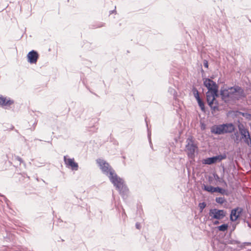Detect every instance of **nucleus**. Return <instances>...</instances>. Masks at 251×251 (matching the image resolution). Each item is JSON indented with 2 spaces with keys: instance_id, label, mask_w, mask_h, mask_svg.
<instances>
[{
  "instance_id": "obj_26",
  "label": "nucleus",
  "mask_w": 251,
  "mask_h": 251,
  "mask_svg": "<svg viewBox=\"0 0 251 251\" xmlns=\"http://www.w3.org/2000/svg\"><path fill=\"white\" fill-rule=\"evenodd\" d=\"M198 105L202 111L205 112L204 103L203 101H201V102H199L198 103Z\"/></svg>"
},
{
  "instance_id": "obj_14",
  "label": "nucleus",
  "mask_w": 251,
  "mask_h": 251,
  "mask_svg": "<svg viewBox=\"0 0 251 251\" xmlns=\"http://www.w3.org/2000/svg\"><path fill=\"white\" fill-rule=\"evenodd\" d=\"M207 102L212 110L214 111L218 110V103L216 100H211Z\"/></svg>"
},
{
  "instance_id": "obj_30",
  "label": "nucleus",
  "mask_w": 251,
  "mask_h": 251,
  "mask_svg": "<svg viewBox=\"0 0 251 251\" xmlns=\"http://www.w3.org/2000/svg\"><path fill=\"white\" fill-rule=\"evenodd\" d=\"M231 244L236 245L240 244V242L235 240H231L230 242Z\"/></svg>"
},
{
  "instance_id": "obj_25",
  "label": "nucleus",
  "mask_w": 251,
  "mask_h": 251,
  "mask_svg": "<svg viewBox=\"0 0 251 251\" xmlns=\"http://www.w3.org/2000/svg\"><path fill=\"white\" fill-rule=\"evenodd\" d=\"M206 204L205 202H201L199 204V207L200 209V211L202 212L203 209L206 207Z\"/></svg>"
},
{
  "instance_id": "obj_36",
  "label": "nucleus",
  "mask_w": 251,
  "mask_h": 251,
  "mask_svg": "<svg viewBox=\"0 0 251 251\" xmlns=\"http://www.w3.org/2000/svg\"><path fill=\"white\" fill-rule=\"evenodd\" d=\"M150 134L151 133L148 132V138H149V140H150V145H151V137H150Z\"/></svg>"
},
{
  "instance_id": "obj_34",
  "label": "nucleus",
  "mask_w": 251,
  "mask_h": 251,
  "mask_svg": "<svg viewBox=\"0 0 251 251\" xmlns=\"http://www.w3.org/2000/svg\"><path fill=\"white\" fill-rule=\"evenodd\" d=\"M197 102H198V103H199V102H201V101H202V100L201 99V98H200V97H198V98H196Z\"/></svg>"
},
{
  "instance_id": "obj_28",
  "label": "nucleus",
  "mask_w": 251,
  "mask_h": 251,
  "mask_svg": "<svg viewBox=\"0 0 251 251\" xmlns=\"http://www.w3.org/2000/svg\"><path fill=\"white\" fill-rule=\"evenodd\" d=\"M15 160L18 161L19 162V163H20V164H21V163H24V162L23 160L22 159V158H21L20 157L18 156H15Z\"/></svg>"
},
{
  "instance_id": "obj_11",
  "label": "nucleus",
  "mask_w": 251,
  "mask_h": 251,
  "mask_svg": "<svg viewBox=\"0 0 251 251\" xmlns=\"http://www.w3.org/2000/svg\"><path fill=\"white\" fill-rule=\"evenodd\" d=\"M27 57L29 63L31 64L36 63L38 59L39 55L36 51L32 50L28 53Z\"/></svg>"
},
{
  "instance_id": "obj_19",
  "label": "nucleus",
  "mask_w": 251,
  "mask_h": 251,
  "mask_svg": "<svg viewBox=\"0 0 251 251\" xmlns=\"http://www.w3.org/2000/svg\"><path fill=\"white\" fill-rule=\"evenodd\" d=\"M215 201L218 203L222 204L226 201V200L224 197H217L215 199Z\"/></svg>"
},
{
  "instance_id": "obj_6",
  "label": "nucleus",
  "mask_w": 251,
  "mask_h": 251,
  "mask_svg": "<svg viewBox=\"0 0 251 251\" xmlns=\"http://www.w3.org/2000/svg\"><path fill=\"white\" fill-rule=\"evenodd\" d=\"M209 216L213 219L221 220L223 219L226 215V211L224 210L218 209H211L209 210Z\"/></svg>"
},
{
  "instance_id": "obj_21",
  "label": "nucleus",
  "mask_w": 251,
  "mask_h": 251,
  "mask_svg": "<svg viewBox=\"0 0 251 251\" xmlns=\"http://www.w3.org/2000/svg\"><path fill=\"white\" fill-rule=\"evenodd\" d=\"M192 92L195 99L200 97L199 92L196 87H193Z\"/></svg>"
},
{
  "instance_id": "obj_23",
  "label": "nucleus",
  "mask_w": 251,
  "mask_h": 251,
  "mask_svg": "<svg viewBox=\"0 0 251 251\" xmlns=\"http://www.w3.org/2000/svg\"><path fill=\"white\" fill-rule=\"evenodd\" d=\"M168 92L170 93L171 95L174 96V98H176L177 95V93L175 89L173 88L170 87L168 89Z\"/></svg>"
},
{
  "instance_id": "obj_1",
  "label": "nucleus",
  "mask_w": 251,
  "mask_h": 251,
  "mask_svg": "<svg viewBox=\"0 0 251 251\" xmlns=\"http://www.w3.org/2000/svg\"><path fill=\"white\" fill-rule=\"evenodd\" d=\"M96 161L103 174L108 177L110 181L119 191L120 194L124 198L126 197L128 189L124 183V180L117 176L114 169L107 162L100 158L98 159Z\"/></svg>"
},
{
  "instance_id": "obj_18",
  "label": "nucleus",
  "mask_w": 251,
  "mask_h": 251,
  "mask_svg": "<svg viewBox=\"0 0 251 251\" xmlns=\"http://www.w3.org/2000/svg\"><path fill=\"white\" fill-rule=\"evenodd\" d=\"M228 225L227 224H224L217 227L218 229L220 231H226L228 229Z\"/></svg>"
},
{
  "instance_id": "obj_32",
  "label": "nucleus",
  "mask_w": 251,
  "mask_h": 251,
  "mask_svg": "<svg viewBox=\"0 0 251 251\" xmlns=\"http://www.w3.org/2000/svg\"><path fill=\"white\" fill-rule=\"evenodd\" d=\"M136 227L138 229H140L141 228V225L139 223H136L135 225Z\"/></svg>"
},
{
  "instance_id": "obj_20",
  "label": "nucleus",
  "mask_w": 251,
  "mask_h": 251,
  "mask_svg": "<svg viewBox=\"0 0 251 251\" xmlns=\"http://www.w3.org/2000/svg\"><path fill=\"white\" fill-rule=\"evenodd\" d=\"M210 93H211V95H212V97L213 98H214V100H216V98L219 97L218 89L213 88V91Z\"/></svg>"
},
{
  "instance_id": "obj_8",
  "label": "nucleus",
  "mask_w": 251,
  "mask_h": 251,
  "mask_svg": "<svg viewBox=\"0 0 251 251\" xmlns=\"http://www.w3.org/2000/svg\"><path fill=\"white\" fill-rule=\"evenodd\" d=\"M243 211V208L239 207L232 209L230 214V220L232 222L236 221L240 216Z\"/></svg>"
},
{
  "instance_id": "obj_29",
  "label": "nucleus",
  "mask_w": 251,
  "mask_h": 251,
  "mask_svg": "<svg viewBox=\"0 0 251 251\" xmlns=\"http://www.w3.org/2000/svg\"><path fill=\"white\" fill-rule=\"evenodd\" d=\"M122 217L124 220H125L126 217V215L125 211L123 208H122Z\"/></svg>"
},
{
  "instance_id": "obj_27",
  "label": "nucleus",
  "mask_w": 251,
  "mask_h": 251,
  "mask_svg": "<svg viewBox=\"0 0 251 251\" xmlns=\"http://www.w3.org/2000/svg\"><path fill=\"white\" fill-rule=\"evenodd\" d=\"M103 25H104V24L100 23H98L96 25H91V27L92 28H96L102 27Z\"/></svg>"
},
{
  "instance_id": "obj_39",
  "label": "nucleus",
  "mask_w": 251,
  "mask_h": 251,
  "mask_svg": "<svg viewBox=\"0 0 251 251\" xmlns=\"http://www.w3.org/2000/svg\"><path fill=\"white\" fill-rule=\"evenodd\" d=\"M114 12H115V10H111L109 12H110V14H111L112 13H114Z\"/></svg>"
},
{
  "instance_id": "obj_31",
  "label": "nucleus",
  "mask_w": 251,
  "mask_h": 251,
  "mask_svg": "<svg viewBox=\"0 0 251 251\" xmlns=\"http://www.w3.org/2000/svg\"><path fill=\"white\" fill-rule=\"evenodd\" d=\"M203 66L205 68H208V62L206 60H203Z\"/></svg>"
},
{
  "instance_id": "obj_2",
  "label": "nucleus",
  "mask_w": 251,
  "mask_h": 251,
  "mask_svg": "<svg viewBox=\"0 0 251 251\" xmlns=\"http://www.w3.org/2000/svg\"><path fill=\"white\" fill-rule=\"evenodd\" d=\"M220 95L222 100L225 101L229 100L238 101L246 97L244 89L236 85L232 87H222L220 90Z\"/></svg>"
},
{
  "instance_id": "obj_5",
  "label": "nucleus",
  "mask_w": 251,
  "mask_h": 251,
  "mask_svg": "<svg viewBox=\"0 0 251 251\" xmlns=\"http://www.w3.org/2000/svg\"><path fill=\"white\" fill-rule=\"evenodd\" d=\"M227 155L226 153L216 156L208 157L203 160L202 163L203 164L211 165L216 162H219L222 160L226 159Z\"/></svg>"
},
{
  "instance_id": "obj_17",
  "label": "nucleus",
  "mask_w": 251,
  "mask_h": 251,
  "mask_svg": "<svg viewBox=\"0 0 251 251\" xmlns=\"http://www.w3.org/2000/svg\"><path fill=\"white\" fill-rule=\"evenodd\" d=\"M236 116H237L238 115H242V116L244 117L246 119L248 120L251 119V114L248 113H244L242 112H240L239 111H236Z\"/></svg>"
},
{
  "instance_id": "obj_7",
  "label": "nucleus",
  "mask_w": 251,
  "mask_h": 251,
  "mask_svg": "<svg viewBox=\"0 0 251 251\" xmlns=\"http://www.w3.org/2000/svg\"><path fill=\"white\" fill-rule=\"evenodd\" d=\"M14 103V101L9 98H7L0 95V106L5 109H8Z\"/></svg>"
},
{
  "instance_id": "obj_35",
  "label": "nucleus",
  "mask_w": 251,
  "mask_h": 251,
  "mask_svg": "<svg viewBox=\"0 0 251 251\" xmlns=\"http://www.w3.org/2000/svg\"><path fill=\"white\" fill-rule=\"evenodd\" d=\"M220 222L218 220H216V221H215L214 222H213V224L214 225H217L218 224H219Z\"/></svg>"
},
{
  "instance_id": "obj_4",
  "label": "nucleus",
  "mask_w": 251,
  "mask_h": 251,
  "mask_svg": "<svg viewBox=\"0 0 251 251\" xmlns=\"http://www.w3.org/2000/svg\"><path fill=\"white\" fill-rule=\"evenodd\" d=\"M237 125L239 133L240 135V141L242 140L249 147H251V136L249 132V129L245 126V125L238 121Z\"/></svg>"
},
{
  "instance_id": "obj_40",
  "label": "nucleus",
  "mask_w": 251,
  "mask_h": 251,
  "mask_svg": "<svg viewBox=\"0 0 251 251\" xmlns=\"http://www.w3.org/2000/svg\"><path fill=\"white\" fill-rule=\"evenodd\" d=\"M249 21H250V22H251V20H250Z\"/></svg>"
},
{
  "instance_id": "obj_38",
  "label": "nucleus",
  "mask_w": 251,
  "mask_h": 251,
  "mask_svg": "<svg viewBox=\"0 0 251 251\" xmlns=\"http://www.w3.org/2000/svg\"><path fill=\"white\" fill-rule=\"evenodd\" d=\"M244 244L247 245H250L251 244V243H250V242H245V243H244Z\"/></svg>"
},
{
  "instance_id": "obj_16",
  "label": "nucleus",
  "mask_w": 251,
  "mask_h": 251,
  "mask_svg": "<svg viewBox=\"0 0 251 251\" xmlns=\"http://www.w3.org/2000/svg\"><path fill=\"white\" fill-rule=\"evenodd\" d=\"M202 189L207 192L213 193H215V187L211 185H207L203 184Z\"/></svg>"
},
{
  "instance_id": "obj_22",
  "label": "nucleus",
  "mask_w": 251,
  "mask_h": 251,
  "mask_svg": "<svg viewBox=\"0 0 251 251\" xmlns=\"http://www.w3.org/2000/svg\"><path fill=\"white\" fill-rule=\"evenodd\" d=\"M206 101H209L211 100H214V98H213L212 95L209 92H207L206 93Z\"/></svg>"
},
{
  "instance_id": "obj_9",
  "label": "nucleus",
  "mask_w": 251,
  "mask_h": 251,
  "mask_svg": "<svg viewBox=\"0 0 251 251\" xmlns=\"http://www.w3.org/2000/svg\"><path fill=\"white\" fill-rule=\"evenodd\" d=\"M203 85L205 86L207 89V92H212L213 88L218 89V86L215 82L210 78H205L203 81Z\"/></svg>"
},
{
  "instance_id": "obj_10",
  "label": "nucleus",
  "mask_w": 251,
  "mask_h": 251,
  "mask_svg": "<svg viewBox=\"0 0 251 251\" xmlns=\"http://www.w3.org/2000/svg\"><path fill=\"white\" fill-rule=\"evenodd\" d=\"M64 161L67 166L69 167L73 171H77L78 168V164L74 158H67V156H64Z\"/></svg>"
},
{
  "instance_id": "obj_24",
  "label": "nucleus",
  "mask_w": 251,
  "mask_h": 251,
  "mask_svg": "<svg viewBox=\"0 0 251 251\" xmlns=\"http://www.w3.org/2000/svg\"><path fill=\"white\" fill-rule=\"evenodd\" d=\"M239 131H236V132H234V135L235 136V139L234 141L238 143L240 141V137H239Z\"/></svg>"
},
{
  "instance_id": "obj_3",
  "label": "nucleus",
  "mask_w": 251,
  "mask_h": 251,
  "mask_svg": "<svg viewBox=\"0 0 251 251\" xmlns=\"http://www.w3.org/2000/svg\"><path fill=\"white\" fill-rule=\"evenodd\" d=\"M198 146L195 138L192 136H189L186 139L185 151L189 158H194L195 153L197 151Z\"/></svg>"
},
{
  "instance_id": "obj_15",
  "label": "nucleus",
  "mask_w": 251,
  "mask_h": 251,
  "mask_svg": "<svg viewBox=\"0 0 251 251\" xmlns=\"http://www.w3.org/2000/svg\"><path fill=\"white\" fill-rule=\"evenodd\" d=\"M215 192H217L222 195H226V196H228L229 195L227 190H226L219 186L215 187Z\"/></svg>"
},
{
  "instance_id": "obj_37",
  "label": "nucleus",
  "mask_w": 251,
  "mask_h": 251,
  "mask_svg": "<svg viewBox=\"0 0 251 251\" xmlns=\"http://www.w3.org/2000/svg\"><path fill=\"white\" fill-rule=\"evenodd\" d=\"M0 196L3 197L6 201H8L7 199H6V198L4 196L0 194Z\"/></svg>"
},
{
  "instance_id": "obj_12",
  "label": "nucleus",
  "mask_w": 251,
  "mask_h": 251,
  "mask_svg": "<svg viewBox=\"0 0 251 251\" xmlns=\"http://www.w3.org/2000/svg\"><path fill=\"white\" fill-rule=\"evenodd\" d=\"M224 134L231 133L235 131V126L232 123L223 124Z\"/></svg>"
},
{
  "instance_id": "obj_13",
  "label": "nucleus",
  "mask_w": 251,
  "mask_h": 251,
  "mask_svg": "<svg viewBox=\"0 0 251 251\" xmlns=\"http://www.w3.org/2000/svg\"><path fill=\"white\" fill-rule=\"evenodd\" d=\"M224 127L223 125H220L215 126H213L211 129L212 133L218 135L224 134Z\"/></svg>"
},
{
  "instance_id": "obj_33",
  "label": "nucleus",
  "mask_w": 251,
  "mask_h": 251,
  "mask_svg": "<svg viewBox=\"0 0 251 251\" xmlns=\"http://www.w3.org/2000/svg\"><path fill=\"white\" fill-rule=\"evenodd\" d=\"M214 177L216 180H219L220 177L218 175L214 174Z\"/></svg>"
}]
</instances>
